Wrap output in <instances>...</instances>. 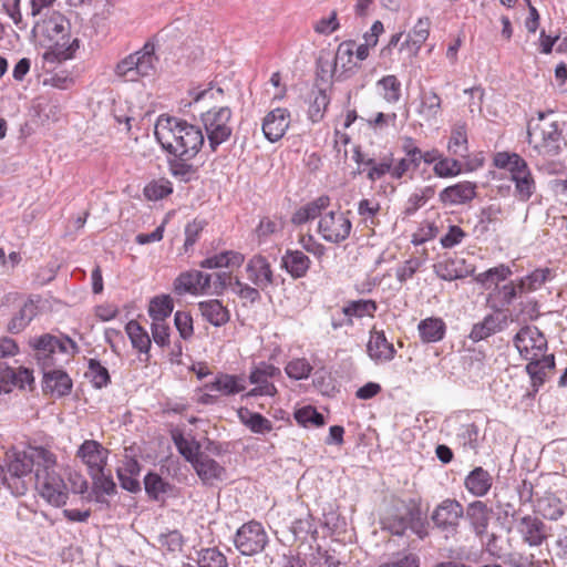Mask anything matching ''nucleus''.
<instances>
[{"label": "nucleus", "instance_id": "26", "mask_svg": "<svg viewBox=\"0 0 567 567\" xmlns=\"http://www.w3.org/2000/svg\"><path fill=\"white\" fill-rule=\"evenodd\" d=\"M331 199L328 195H321L313 200L299 207L291 216V223L301 226L323 215L322 212L330 206Z\"/></svg>", "mask_w": 567, "mask_h": 567}, {"label": "nucleus", "instance_id": "46", "mask_svg": "<svg viewBox=\"0 0 567 567\" xmlns=\"http://www.w3.org/2000/svg\"><path fill=\"white\" fill-rule=\"evenodd\" d=\"M125 331L134 349L141 353H148L151 348V338L147 331L135 320H131L125 326Z\"/></svg>", "mask_w": 567, "mask_h": 567}, {"label": "nucleus", "instance_id": "38", "mask_svg": "<svg viewBox=\"0 0 567 567\" xmlns=\"http://www.w3.org/2000/svg\"><path fill=\"white\" fill-rule=\"evenodd\" d=\"M518 284L511 281L503 286H496L495 290L489 296L491 308L501 311L505 307L513 303V301L520 295Z\"/></svg>", "mask_w": 567, "mask_h": 567}, {"label": "nucleus", "instance_id": "40", "mask_svg": "<svg viewBox=\"0 0 567 567\" xmlns=\"http://www.w3.org/2000/svg\"><path fill=\"white\" fill-rule=\"evenodd\" d=\"M536 512L549 520H558L565 514V505L553 493H546L536 502Z\"/></svg>", "mask_w": 567, "mask_h": 567}, {"label": "nucleus", "instance_id": "56", "mask_svg": "<svg viewBox=\"0 0 567 567\" xmlns=\"http://www.w3.org/2000/svg\"><path fill=\"white\" fill-rule=\"evenodd\" d=\"M433 173L440 178H451L458 176L462 173V163L456 158L441 156L435 166H433Z\"/></svg>", "mask_w": 567, "mask_h": 567}, {"label": "nucleus", "instance_id": "20", "mask_svg": "<svg viewBox=\"0 0 567 567\" xmlns=\"http://www.w3.org/2000/svg\"><path fill=\"white\" fill-rule=\"evenodd\" d=\"M369 358L375 364L390 362L394 359L396 350L391 341L388 340L383 330L372 329L367 343Z\"/></svg>", "mask_w": 567, "mask_h": 567}, {"label": "nucleus", "instance_id": "37", "mask_svg": "<svg viewBox=\"0 0 567 567\" xmlns=\"http://www.w3.org/2000/svg\"><path fill=\"white\" fill-rule=\"evenodd\" d=\"M455 440L464 451L477 452L482 442L480 427L473 422L461 423L457 427Z\"/></svg>", "mask_w": 567, "mask_h": 567}, {"label": "nucleus", "instance_id": "55", "mask_svg": "<svg viewBox=\"0 0 567 567\" xmlns=\"http://www.w3.org/2000/svg\"><path fill=\"white\" fill-rule=\"evenodd\" d=\"M196 560L199 567H228L226 556L216 547L202 548Z\"/></svg>", "mask_w": 567, "mask_h": 567}, {"label": "nucleus", "instance_id": "31", "mask_svg": "<svg viewBox=\"0 0 567 567\" xmlns=\"http://www.w3.org/2000/svg\"><path fill=\"white\" fill-rule=\"evenodd\" d=\"M208 392H219L223 395H234L245 391V380L241 377L218 373L214 381L205 384Z\"/></svg>", "mask_w": 567, "mask_h": 567}, {"label": "nucleus", "instance_id": "7", "mask_svg": "<svg viewBox=\"0 0 567 567\" xmlns=\"http://www.w3.org/2000/svg\"><path fill=\"white\" fill-rule=\"evenodd\" d=\"M7 467L11 476L21 478L30 475L34 466L54 467L55 455L42 446H13L7 452Z\"/></svg>", "mask_w": 567, "mask_h": 567}, {"label": "nucleus", "instance_id": "32", "mask_svg": "<svg viewBox=\"0 0 567 567\" xmlns=\"http://www.w3.org/2000/svg\"><path fill=\"white\" fill-rule=\"evenodd\" d=\"M526 372L530 378V383L534 392H538L539 388L545 383L546 370L555 368L554 354H543L540 358L528 360Z\"/></svg>", "mask_w": 567, "mask_h": 567}, {"label": "nucleus", "instance_id": "64", "mask_svg": "<svg viewBox=\"0 0 567 567\" xmlns=\"http://www.w3.org/2000/svg\"><path fill=\"white\" fill-rule=\"evenodd\" d=\"M312 28L317 34L324 37H328L338 31L340 28V22L337 11L333 10L328 16L321 17L315 21Z\"/></svg>", "mask_w": 567, "mask_h": 567}, {"label": "nucleus", "instance_id": "4", "mask_svg": "<svg viewBox=\"0 0 567 567\" xmlns=\"http://www.w3.org/2000/svg\"><path fill=\"white\" fill-rule=\"evenodd\" d=\"M527 142L545 159L559 155L566 146L560 125L555 121H547L544 113H539L537 121L528 124Z\"/></svg>", "mask_w": 567, "mask_h": 567}, {"label": "nucleus", "instance_id": "22", "mask_svg": "<svg viewBox=\"0 0 567 567\" xmlns=\"http://www.w3.org/2000/svg\"><path fill=\"white\" fill-rule=\"evenodd\" d=\"M76 455L87 466L89 474L97 475L106 465L107 451L95 440H85Z\"/></svg>", "mask_w": 567, "mask_h": 567}, {"label": "nucleus", "instance_id": "6", "mask_svg": "<svg viewBox=\"0 0 567 567\" xmlns=\"http://www.w3.org/2000/svg\"><path fill=\"white\" fill-rule=\"evenodd\" d=\"M157 62L155 43L146 41L140 50L130 53L116 63L114 74L124 82H138L143 78L155 74Z\"/></svg>", "mask_w": 567, "mask_h": 567}, {"label": "nucleus", "instance_id": "35", "mask_svg": "<svg viewBox=\"0 0 567 567\" xmlns=\"http://www.w3.org/2000/svg\"><path fill=\"white\" fill-rule=\"evenodd\" d=\"M506 316L501 318L497 315H487L481 322H477L473 326L470 332V338L475 342L484 340L492 334L502 331L506 326Z\"/></svg>", "mask_w": 567, "mask_h": 567}, {"label": "nucleus", "instance_id": "13", "mask_svg": "<svg viewBox=\"0 0 567 567\" xmlns=\"http://www.w3.org/2000/svg\"><path fill=\"white\" fill-rule=\"evenodd\" d=\"M234 543L241 555L252 556L265 548L268 536L259 522L250 520L238 528Z\"/></svg>", "mask_w": 567, "mask_h": 567}, {"label": "nucleus", "instance_id": "48", "mask_svg": "<svg viewBox=\"0 0 567 567\" xmlns=\"http://www.w3.org/2000/svg\"><path fill=\"white\" fill-rule=\"evenodd\" d=\"M144 487L151 499L159 501L162 496L171 491L172 485L157 473L150 472L144 477Z\"/></svg>", "mask_w": 567, "mask_h": 567}, {"label": "nucleus", "instance_id": "12", "mask_svg": "<svg viewBox=\"0 0 567 567\" xmlns=\"http://www.w3.org/2000/svg\"><path fill=\"white\" fill-rule=\"evenodd\" d=\"M280 377V369L269 362L261 361L255 364L248 377L249 382L254 384L255 388L245 393L244 398L275 396L277 394V388L274 380Z\"/></svg>", "mask_w": 567, "mask_h": 567}, {"label": "nucleus", "instance_id": "39", "mask_svg": "<svg viewBox=\"0 0 567 567\" xmlns=\"http://www.w3.org/2000/svg\"><path fill=\"white\" fill-rule=\"evenodd\" d=\"M245 260V256L241 252L235 250H225L219 254L206 257L199 262V266L204 269H218L230 266L239 267Z\"/></svg>", "mask_w": 567, "mask_h": 567}, {"label": "nucleus", "instance_id": "15", "mask_svg": "<svg viewBox=\"0 0 567 567\" xmlns=\"http://www.w3.org/2000/svg\"><path fill=\"white\" fill-rule=\"evenodd\" d=\"M213 276L199 270L181 272L173 282L174 291L178 296H203L210 292Z\"/></svg>", "mask_w": 567, "mask_h": 567}, {"label": "nucleus", "instance_id": "18", "mask_svg": "<svg viewBox=\"0 0 567 567\" xmlns=\"http://www.w3.org/2000/svg\"><path fill=\"white\" fill-rule=\"evenodd\" d=\"M550 528L537 516L525 515L517 523V532L524 543L539 547L549 537Z\"/></svg>", "mask_w": 567, "mask_h": 567}, {"label": "nucleus", "instance_id": "44", "mask_svg": "<svg viewBox=\"0 0 567 567\" xmlns=\"http://www.w3.org/2000/svg\"><path fill=\"white\" fill-rule=\"evenodd\" d=\"M37 315V306L32 300H28L11 318L8 323V330L12 333L23 331Z\"/></svg>", "mask_w": 567, "mask_h": 567}, {"label": "nucleus", "instance_id": "21", "mask_svg": "<svg viewBox=\"0 0 567 567\" xmlns=\"http://www.w3.org/2000/svg\"><path fill=\"white\" fill-rule=\"evenodd\" d=\"M491 513V508L483 501H473L464 508V517L471 530L480 539L487 535Z\"/></svg>", "mask_w": 567, "mask_h": 567}, {"label": "nucleus", "instance_id": "57", "mask_svg": "<svg viewBox=\"0 0 567 567\" xmlns=\"http://www.w3.org/2000/svg\"><path fill=\"white\" fill-rule=\"evenodd\" d=\"M173 441L177 451L190 464L202 454L199 452V444L195 440L186 439L182 433L173 434Z\"/></svg>", "mask_w": 567, "mask_h": 567}, {"label": "nucleus", "instance_id": "60", "mask_svg": "<svg viewBox=\"0 0 567 567\" xmlns=\"http://www.w3.org/2000/svg\"><path fill=\"white\" fill-rule=\"evenodd\" d=\"M87 368L86 377L90 378L94 388L102 389L110 383V373L97 359H90Z\"/></svg>", "mask_w": 567, "mask_h": 567}, {"label": "nucleus", "instance_id": "62", "mask_svg": "<svg viewBox=\"0 0 567 567\" xmlns=\"http://www.w3.org/2000/svg\"><path fill=\"white\" fill-rule=\"evenodd\" d=\"M379 567H420V558L411 551H398L392 554L388 561L381 563Z\"/></svg>", "mask_w": 567, "mask_h": 567}, {"label": "nucleus", "instance_id": "25", "mask_svg": "<svg viewBox=\"0 0 567 567\" xmlns=\"http://www.w3.org/2000/svg\"><path fill=\"white\" fill-rule=\"evenodd\" d=\"M281 268L293 279L303 278L310 269V258L299 249H286L280 260Z\"/></svg>", "mask_w": 567, "mask_h": 567}, {"label": "nucleus", "instance_id": "19", "mask_svg": "<svg viewBox=\"0 0 567 567\" xmlns=\"http://www.w3.org/2000/svg\"><path fill=\"white\" fill-rule=\"evenodd\" d=\"M245 271L249 282L262 291L274 285L275 276L271 265L262 255H254L247 261Z\"/></svg>", "mask_w": 567, "mask_h": 567}, {"label": "nucleus", "instance_id": "28", "mask_svg": "<svg viewBox=\"0 0 567 567\" xmlns=\"http://www.w3.org/2000/svg\"><path fill=\"white\" fill-rule=\"evenodd\" d=\"M466 491L475 497H484L493 486V477L482 466L473 468L464 478Z\"/></svg>", "mask_w": 567, "mask_h": 567}, {"label": "nucleus", "instance_id": "61", "mask_svg": "<svg viewBox=\"0 0 567 567\" xmlns=\"http://www.w3.org/2000/svg\"><path fill=\"white\" fill-rule=\"evenodd\" d=\"M293 415L297 423L302 426L313 425L319 427L324 424V416L311 405H306L296 410Z\"/></svg>", "mask_w": 567, "mask_h": 567}, {"label": "nucleus", "instance_id": "17", "mask_svg": "<svg viewBox=\"0 0 567 567\" xmlns=\"http://www.w3.org/2000/svg\"><path fill=\"white\" fill-rule=\"evenodd\" d=\"M291 114L286 107H276L269 111L261 123L265 138L270 143L280 141L290 126Z\"/></svg>", "mask_w": 567, "mask_h": 567}, {"label": "nucleus", "instance_id": "5", "mask_svg": "<svg viewBox=\"0 0 567 567\" xmlns=\"http://www.w3.org/2000/svg\"><path fill=\"white\" fill-rule=\"evenodd\" d=\"M493 164L509 173L514 183V196L519 202H528L536 192V181L528 163L517 153L498 152L494 155Z\"/></svg>", "mask_w": 567, "mask_h": 567}, {"label": "nucleus", "instance_id": "54", "mask_svg": "<svg viewBox=\"0 0 567 567\" xmlns=\"http://www.w3.org/2000/svg\"><path fill=\"white\" fill-rule=\"evenodd\" d=\"M173 193V184L169 179L162 177L147 183L143 194L148 200H159Z\"/></svg>", "mask_w": 567, "mask_h": 567}, {"label": "nucleus", "instance_id": "3", "mask_svg": "<svg viewBox=\"0 0 567 567\" xmlns=\"http://www.w3.org/2000/svg\"><path fill=\"white\" fill-rule=\"evenodd\" d=\"M35 358L43 369L44 389L55 396H64L71 392L72 380L62 369H54L56 353H76V342L68 336L58 338L50 333L33 337L29 341Z\"/></svg>", "mask_w": 567, "mask_h": 567}, {"label": "nucleus", "instance_id": "41", "mask_svg": "<svg viewBox=\"0 0 567 567\" xmlns=\"http://www.w3.org/2000/svg\"><path fill=\"white\" fill-rule=\"evenodd\" d=\"M377 310L378 303L372 299L349 300L342 307V313L349 316L352 321L365 317L373 318Z\"/></svg>", "mask_w": 567, "mask_h": 567}, {"label": "nucleus", "instance_id": "51", "mask_svg": "<svg viewBox=\"0 0 567 567\" xmlns=\"http://www.w3.org/2000/svg\"><path fill=\"white\" fill-rule=\"evenodd\" d=\"M173 300L168 295L154 297L148 307V315L153 321H165L173 312Z\"/></svg>", "mask_w": 567, "mask_h": 567}, {"label": "nucleus", "instance_id": "10", "mask_svg": "<svg viewBox=\"0 0 567 567\" xmlns=\"http://www.w3.org/2000/svg\"><path fill=\"white\" fill-rule=\"evenodd\" d=\"M352 223L348 213L330 210L323 214L317 227L320 237L330 244H341L350 237Z\"/></svg>", "mask_w": 567, "mask_h": 567}, {"label": "nucleus", "instance_id": "45", "mask_svg": "<svg viewBox=\"0 0 567 567\" xmlns=\"http://www.w3.org/2000/svg\"><path fill=\"white\" fill-rule=\"evenodd\" d=\"M451 154L465 158L468 155V141L465 124H456L452 128L451 137L447 144Z\"/></svg>", "mask_w": 567, "mask_h": 567}, {"label": "nucleus", "instance_id": "53", "mask_svg": "<svg viewBox=\"0 0 567 567\" xmlns=\"http://www.w3.org/2000/svg\"><path fill=\"white\" fill-rule=\"evenodd\" d=\"M513 275L512 269L504 264H501L496 267L489 268L483 272H480L475 277V281L484 287H488V284H496L499 281H505Z\"/></svg>", "mask_w": 567, "mask_h": 567}, {"label": "nucleus", "instance_id": "8", "mask_svg": "<svg viewBox=\"0 0 567 567\" xmlns=\"http://www.w3.org/2000/svg\"><path fill=\"white\" fill-rule=\"evenodd\" d=\"M231 117L233 112L228 106L212 107L200 114L212 152H216L223 143L230 138L233 134Z\"/></svg>", "mask_w": 567, "mask_h": 567}, {"label": "nucleus", "instance_id": "52", "mask_svg": "<svg viewBox=\"0 0 567 567\" xmlns=\"http://www.w3.org/2000/svg\"><path fill=\"white\" fill-rule=\"evenodd\" d=\"M402 151L405 157L398 159V162H405V174L410 168L416 169L421 165V152L422 150L416 145L415 140L410 136H405L402 140Z\"/></svg>", "mask_w": 567, "mask_h": 567}, {"label": "nucleus", "instance_id": "11", "mask_svg": "<svg viewBox=\"0 0 567 567\" xmlns=\"http://www.w3.org/2000/svg\"><path fill=\"white\" fill-rule=\"evenodd\" d=\"M37 486L40 495L51 505L61 507L68 501V487L63 478L56 474L53 467L37 468Z\"/></svg>", "mask_w": 567, "mask_h": 567}, {"label": "nucleus", "instance_id": "27", "mask_svg": "<svg viewBox=\"0 0 567 567\" xmlns=\"http://www.w3.org/2000/svg\"><path fill=\"white\" fill-rule=\"evenodd\" d=\"M333 60L339 72L338 81L354 74L359 68L354 62V41L347 40L341 42L337 48Z\"/></svg>", "mask_w": 567, "mask_h": 567}, {"label": "nucleus", "instance_id": "34", "mask_svg": "<svg viewBox=\"0 0 567 567\" xmlns=\"http://www.w3.org/2000/svg\"><path fill=\"white\" fill-rule=\"evenodd\" d=\"M198 309L203 318L214 327L225 326L230 319L229 310L217 299L198 302Z\"/></svg>", "mask_w": 567, "mask_h": 567}, {"label": "nucleus", "instance_id": "33", "mask_svg": "<svg viewBox=\"0 0 567 567\" xmlns=\"http://www.w3.org/2000/svg\"><path fill=\"white\" fill-rule=\"evenodd\" d=\"M237 416L240 423L254 434L265 435L274 429L270 420L246 406H240L237 410Z\"/></svg>", "mask_w": 567, "mask_h": 567}, {"label": "nucleus", "instance_id": "16", "mask_svg": "<svg viewBox=\"0 0 567 567\" xmlns=\"http://www.w3.org/2000/svg\"><path fill=\"white\" fill-rule=\"evenodd\" d=\"M364 166H368L367 178L374 183L380 181L385 175H390L393 181H401L405 175V162L394 161L393 154L383 156L380 161H375L372 157H368L364 162Z\"/></svg>", "mask_w": 567, "mask_h": 567}, {"label": "nucleus", "instance_id": "59", "mask_svg": "<svg viewBox=\"0 0 567 567\" xmlns=\"http://www.w3.org/2000/svg\"><path fill=\"white\" fill-rule=\"evenodd\" d=\"M434 272L445 281H453L464 277L462 270L457 268V260L453 258H445L436 262L434 265Z\"/></svg>", "mask_w": 567, "mask_h": 567}, {"label": "nucleus", "instance_id": "47", "mask_svg": "<svg viewBox=\"0 0 567 567\" xmlns=\"http://www.w3.org/2000/svg\"><path fill=\"white\" fill-rule=\"evenodd\" d=\"M377 86L381 90V95L385 102L395 104L400 101L402 84L395 75L389 74L382 76L377 82Z\"/></svg>", "mask_w": 567, "mask_h": 567}, {"label": "nucleus", "instance_id": "9", "mask_svg": "<svg viewBox=\"0 0 567 567\" xmlns=\"http://www.w3.org/2000/svg\"><path fill=\"white\" fill-rule=\"evenodd\" d=\"M464 506L455 498H445L432 512L431 520L447 539L458 533Z\"/></svg>", "mask_w": 567, "mask_h": 567}, {"label": "nucleus", "instance_id": "2", "mask_svg": "<svg viewBox=\"0 0 567 567\" xmlns=\"http://www.w3.org/2000/svg\"><path fill=\"white\" fill-rule=\"evenodd\" d=\"M33 37L47 47L42 58L47 63H62L75 58L81 41L71 34L70 20L59 11L47 10L32 27Z\"/></svg>", "mask_w": 567, "mask_h": 567}, {"label": "nucleus", "instance_id": "30", "mask_svg": "<svg viewBox=\"0 0 567 567\" xmlns=\"http://www.w3.org/2000/svg\"><path fill=\"white\" fill-rule=\"evenodd\" d=\"M140 472L141 465L138 461L134 457H125L122 466L116 470L121 487L131 493L138 492L141 489Z\"/></svg>", "mask_w": 567, "mask_h": 567}, {"label": "nucleus", "instance_id": "43", "mask_svg": "<svg viewBox=\"0 0 567 567\" xmlns=\"http://www.w3.org/2000/svg\"><path fill=\"white\" fill-rule=\"evenodd\" d=\"M430 29H431V20L429 17H422L419 18L410 33L408 34L406 40L401 44V49L405 45L411 44L414 47L415 52H417L422 45L425 43L430 35Z\"/></svg>", "mask_w": 567, "mask_h": 567}, {"label": "nucleus", "instance_id": "49", "mask_svg": "<svg viewBox=\"0 0 567 567\" xmlns=\"http://www.w3.org/2000/svg\"><path fill=\"white\" fill-rule=\"evenodd\" d=\"M330 103V96L326 90H317L311 93L308 117L312 123L323 118L324 112Z\"/></svg>", "mask_w": 567, "mask_h": 567}, {"label": "nucleus", "instance_id": "23", "mask_svg": "<svg viewBox=\"0 0 567 567\" xmlns=\"http://www.w3.org/2000/svg\"><path fill=\"white\" fill-rule=\"evenodd\" d=\"M415 112L427 123L437 120L442 113V99L434 89H420L416 99Z\"/></svg>", "mask_w": 567, "mask_h": 567}, {"label": "nucleus", "instance_id": "42", "mask_svg": "<svg viewBox=\"0 0 567 567\" xmlns=\"http://www.w3.org/2000/svg\"><path fill=\"white\" fill-rule=\"evenodd\" d=\"M90 476L93 480L92 493L95 502L109 505L105 495H114L116 493V485L112 476L105 475L104 470H101L97 475L91 473Z\"/></svg>", "mask_w": 567, "mask_h": 567}, {"label": "nucleus", "instance_id": "29", "mask_svg": "<svg viewBox=\"0 0 567 567\" xmlns=\"http://www.w3.org/2000/svg\"><path fill=\"white\" fill-rule=\"evenodd\" d=\"M192 465L204 484H213L214 481L221 480L225 474V468L205 453L197 456Z\"/></svg>", "mask_w": 567, "mask_h": 567}, {"label": "nucleus", "instance_id": "58", "mask_svg": "<svg viewBox=\"0 0 567 567\" xmlns=\"http://www.w3.org/2000/svg\"><path fill=\"white\" fill-rule=\"evenodd\" d=\"M312 370V365L306 358L292 359L285 367L287 377L296 381L308 379Z\"/></svg>", "mask_w": 567, "mask_h": 567}, {"label": "nucleus", "instance_id": "36", "mask_svg": "<svg viewBox=\"0 0 567 567\" xmlns=\"http://www.w3.org/2000/svg\"><path fill=\"white\" fill-rule=\"evenodd\" d=\"M417 331L422 342L434 343L444 338L446 324L441 318L429 317L419 322Z\"/></svg>", "mask_w": 567, "mask_h": 567}, {"label": "nucleus", "instance_id": "1", "mask_svg": "<svg viewBox=\"0 0 567 567\" xmlns=\"http://www.w3.org/2000/svg\"><path fill=\"white\" fill-rule=\"evenodd\" d=\"M154 135L167 154L169 174L182 183L195 179L197 167L193 159L205 143L202 128L179 117L161 115L156 121Z\"/></svg>", "mask_w": 567, "mask_h": 567}, {"label": "nucleus", "instance_id": "24", "mask_svg": "<svg viewBox=\"0 0 567 567\" xmlns=\"http://www.w3.org/2000/svg\"><path fill=\"white\" fill-rule=\"evenodd\" d=\"M476 197V184L464 181L447 186L439 194L440 202L444 205H463Z\"/></svg>", "mask_w": 567, "mask_h": 567}, {"label": "nucleus", "instance_id": "63", "mask_svg": "<svg viewBox=\"0 0 567 567\" xmlns=\"http://www.w3.org/2000/svg\"><path fill=\"white\" fill-rule=\"evenodd\" d=\"M422 260L416 257H411L405 261L399 264L395 268V278L403 285L414 277L422 266Z\"/></svg>", "mask_w": 567, "mask_h": 567}, {"label": "nucleus", "instance_id": "14", "mask_svg": "<svg viewBox=\"0 0 567 567\" xmlns=\"http://www.w3.org/2000/svg\"><path fill=\"white\" fill-rule=\"evenodd\" d=\"M513 342L525 360L540 358L547 350V339L535 326L520 328Z\"/></svg>", "mask_w": 567, "mask_h": 567}, {"label": "nucleus", "instance_id": "50", "mask_svg": "<svg viewBox=\"0 0 567 567\" xmlns=\"http://www.w3.org/2000/svg\"><path fill=\"white\" fill-rule=\"evenodd\" d=\"M551 270L549 268H538L518 280L520 292L538 290L550 279Z\"/></svg>", "mask_w": 567, "mask_h": 567}]
</instances>
